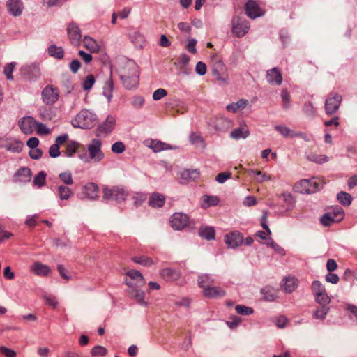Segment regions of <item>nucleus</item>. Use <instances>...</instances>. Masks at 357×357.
Returning <instances> with one entry per match:
<instances>
[{
  "label": "nucleus",
  "mask_w": 357,
  "mask_h": 357,
  "mask_svg": "<svg viewBox=\"0 0 357 357\" xmlns=\"http://www.w3.org/2000/svg\"><path fill=\"white\" fill-rule=\"evenodd\" d=\"M117 70L120 79L126 89H132L137 86L139 70V66L133 60H122Z\"/></svg>",
  "instance_id": "1"
},
{
  "label": "nucleus",
  "mask_w": 357,
  "mask_h": 357,
  "mask_svg": "<svg viewBox=\"0 0 357 357\" xmlns=\"http://www.w3.org/2000/svg\"><path fill=\"white\" fill-rule=\"evenodd\" d=\"M96 121V116L87 109H82L72 120L71 123L74 128L88 129L92 128Z\"/></svg>",
  "instance_id": "2"
},
{
  "label": "nucleus",
  "mask_w": 357,
  "mask_h": 357,
  "mask_svg": "<svg viewBox=\"0 0 357 357\" xmlns=\"http://www.w3.org/2000/svg\"><path fill=\"white\" fill-rule=\"evenodd\" d=\"M324 184L319 178L303 179L295 183L294 190L299 193H314L320 190Z\"/></svg>",
  "instance_id": "3"
},
{
  "label": "nucleus",
  "mask_w": 357,
  "mask_h": 357,
  "mask_svg": "<svg viewBox=\"0 0 357 357\" xmlns=\"http://www.w3.org/2000/svg\"><path fill=\"white\" fill-rule=\"evenodd\" d=\"M128 195V191L122 185L106 186L103 188V198L105 199L114 200L120 203L125 201Z\"/></svg>",
  "instance_id": "4"
},
{
  "label": "nucleus",
  "mask_w": 357,
  "mask_h": 357,
  "mask_svg": "<svg viewBox=\"0 0 357 357\" xmlns=\"http://www.w3.org/2000/svg\"><path fill=\"white\" fill-rule=\"evenodd\" d=\"M102 144V143L101 140L98 139H93L87 146L89 159L86 157L84 158L81 155H79V158L87 162L89 161H93L94 162H100L105 157V154L101 150Z\"/></svg>",
  "instance_id": "5"
},
{
  "label": "nucleus",
  "mask_w": 357,
  "mask_h": 357,
  "mask_svg": "<svg viewBox=\"0 0 357 357\" xmlns=\"http://www.w3.org/2000/svg\"><path fill=\"white\" fill-rule=\"evenodd\" d=\"M342 102V96L331 92L329 93L325 102V111L328 115H332L337 112Z\"/></svg>",
  "instance_id": "6"
},
{
  "label": "nucleus",
  "mask_w": 357,
  "mask_h": 357,
  "mask_svg": "<svg viewBox=\"0 0 357 357\" xmlns=\"http://www.w3.org/2000/svg\"><path fill=\"white\" fill-rule=\"evenodd\" d=\"M250 29L249 22L240 17H234L232 20V32L237 37H243Z\"/></svg>",
  "instance_id": "7"
},
{
  "label": "nucleus",
  "mask_w": 357,
  "mask_h": 357,
  "mask_svg": "<svg viewBox=\"0 0 357 357\" xmlns=\"http://www.w3.org/2000/svg\"><path fill=\"white\" fill-rule=\"evenodd\" d=\"M126 275L128 278L126 279V283L129 287H142L145 284L142 275L138 271H129Z\"/></svg>",
  "instance_id": "8"
},
{
  "label": "nucleus",
  "mask_w": 357,
  "mask_h": 357,
  "mask_svg": "<svg viewBox=\"0 0 357 357\" xmlns=\"http://www.w3.org/2000/svg\"><path fill=\"white\" fill-rule=\"evenodd\" d=\"M59 96V89L52 85L46 86L42 91L43 102L47 105H52L58 100Z\"/></svg>",
  "instance_id": "9"
},
{
  "label": "nucleus",
  "mask_w": 357,
  "mask_h": 357,
  "mask_svg": "<svg viewBox=\"0 0 357 357\" xmlns=\"http://www.w3.org/2000/svg\"><path fill=\"white\" fill-rule=\"evenodd\" d=\"M189 222L188 216L182 213H176L172 217L170 220V224L172 227L175 230H181L184 229Z\"/></svg>",
  "instance_id": "10"
},
{
  "label": "nucleus",
  "mask_w": 357,
  "mask_h": 357,
  "mask_svg": "<svg viewBox=\"0 0 357 357\" xmlns=\"http://www.w3.org/2000/svg\"><path fill=\"white\" fill-rule=\"evenodd\" d=\"M37 121L31 116L21 118L19 120L18 126L24 134L30 135L35 129Z\"/></svg>",
  "instance_id": "11"
},
{
  "label": "nucleus",
  "mask_w": 357,
  "mask_h": 357,
  "mask_svg": "<svg viewBox=\"0 0 357 357\" xmlns=\"http://www.w3.org/2000/svg\"><path fill=\"white\" fill-rule=\"evenodd\" d=\"M67 32L70 43L74 45H78L82 37L80 29L78 26L74 23H70L67 27Z\"/></svg>",
  "instance_id": "12"
},
{
  "label": "nucleus",
  "mask_w": 357,
  "mask_h": 357,
  "mask_svg": "<svg viewBox=\"0 0 357 357\" xmlns=\"http://www.w3.org/2000/svg\"><path fill=\"white\" fill-rule=\"evenodd\" d=\"M32 173L28 167L20 168L13 176V182L15 183H28L31 179Z\"/></svg>",
  "instance_id": "13"
},
{
  "label": "nucleus",
  "mask_w": 357,
  "mask_h": 357,
  "mask_svg": "<svg viewBox=\"0 0 357 357\" xmlns=\"http://www.w3.org/2000/svg\"><path fill=\"white\" fill-rule=\"evenodd\" d=\"M225 243L231 248L241 245L243 243V236L240 232L235 231L225 236Z\"/></svg>",
  "instance_id": "14"
},
{
  "label": "nucleus",
  "mask_w": 357,
  "mask_h": 357,
  "mask_svg": "<svg viewBox=\"0 0 357 357\" xmlns=\"http://www.w3.org/2000/svg\"><path fill=\"white\" fill-rule=\"evenodd\" d=\"M199 172L197 169H184L180 174V182L187 183L195 181L199 177Z\"/></svg>",
  "instance_id": "15"
},
{
  "label": "nucleus",
  "mask_w": 357,
  "mask_h": 357,
  "mask_svg": "<svg viewBox=\"0 0 357 357\" xmlns=\"http://www.w3.org/2000/svg\"><path fill=\"white\" fill-rule=\"evenodd\" d=\"M203 294L208 298H218L224 297L226 295V291L221 287L211 286L205 288Z\"/></svg>",
  "instance_id": "16"
},
{
  "label": "nucleus",
  "mask_w": 357,
  "mask_h": 357,
  "mask_svg": "<svg viewBox=\"0 0 357 357\" xmlns=\"http://www.w3.org/2000/svg\"><path fill=\"white\" fill-rule=\"evenodd\" d=\"M6 6L13 16H20L22 13L23 3L21 0H8Z\"/></svg>",
  "instance_id": "17"
},
{
  "label": "nucleus",
  "mask_w": 357,
  "mask_h": 357,
  "mask_svg": "<svg viewBox=\"0 0 357 357\" xmlns=\"http://www.w3.org/2000/svg\"><path fill=\"white\" fill-rule=\"evenodd\" d=\"M266 79L270 84H276L280 85L282 82V73L278 68H273L268 70L266 73Z\"/></svg>",
  "instance_id": "18"
},
{
  "label": "nucleus",
  "mask_w": 357,
  "mask_h": 357,
  "mask_svg": "<svg viewBox=\"0 0 357 357\" xmlns=\"http://www.w3.org/2000/svg\"><path fill=\"white\" fill-rule=\"evenodd\" d=\"M245 9L246 15L252 19H255L261 15L260 9L254 1H248L245 4Z\"/></svg>",
  "instance_id": "19"
},
{
  "label": "nucleus",
  "mask_w": 357,
  "mask_h": 357,
  "mask_svg": "<svg viewBox=\"0 0 357 357\" xmlns=\"http://www.w3.org/2000/svg\"><path fill=\"white\" fill-rule=\"evenodd\" d=\"M298 286V280L291 276L286 277L281 283V287L287 293L293 292Z\"/></svg>",
  "instance_id": "20"
},
{
  "label": "nucleus",
  "mask_w": 357,
  "mask_h": 357,
  "mask_svg": "<svg viewBox=\"0 0 357 357\" xmlns=\"http://www.w3.org/2000/svg\"><path fill=\"white\" fill-rule=\"evenodd\" d=\"M248 127L246 124H241L237 128L233 130L230 133V137L234 139H239L241 138L245 139L249 135Z\"/></svg>",
  "instance_id": "21"
},
{
  "label": "nucleus",
  "mask_w": 357,
  "mask_h": 357,
  "mask_svg": "<svg viewBox=\"0 0 357 357\" xmlns=\"http://www.w3.org/2000/svg\"><path fill=\"white\" fill-rule=\"evenodd\" d=\"M116 119L112 116H107L106 120L99 126L98 131L100 133L108 134L112 131L114 128Z\"/></svg>",
  "instance_id": "22"
},
{
  "label": "nucleus",
  "mask_w": 357,
  "mask_h": 357,
  "mask_svg": "<svg viewBox=\"0 0 357 357\" xmlns=\"http://www.w3.org/2000/svg\"><path fill=\"white\" fill-rule=\"evenodd\" d=\"M165 202V197L163 195L158 192L153 193L149 199V204L153 208L162 207Z\"/></svg>",
  "instance_id": "23"
},
{
  "label": "nucleus",
  "mask_w": 357,
  "mask_h": 357,
  "mask_svg": "<svg viewBox=\"0 0 357 357\" xmlns=\"http://www.w3.org/2000/svg\"><path fill=\"white\" fill-rule=\"evenodd\" d=\"M215 128L219 131L227 130L231 126V121L223 116H218L213 121Z\"/></svg>",
  "instance_id": "24"
},
{
  "label": "nucleus",
  "mask_w": 357,
  "mask_h": 357,
  "mask_svg": "<svg viewBox=\"0 0 357 357\" xmlns=\"http://www.w3.org/2000/svg\"><path fill=\"white\" fill-rule=\"evenodd\" d=\"M146 145H147V146H149V148L153 149V151L155 153L173 149V147L171 145L166 144L165 142H162L161 141H159V140L152 139V140H151L149 144L147 143Z\"/></svg>",
  "instance_id": "25"
},
{
  "label": "nucleus",
  "mask_w": 357,
  "mask_h": 357,
  "mask_svg": "<svg viewBox=\"0 0 357 357\" xmlns=\"http://www.w3.org/2000/svg\"><path fill=\"white\" fill-rule=\"evenodd\" d=\"M84 193L90 199H95L98 197V187L94 183H89L84 186Z\"/></svg>",
  "instance_id": "26"
},
{
  "label": "nucleus",
  "mask_w": 357,
  "mask_h": 357,
  "mask_svg": "<svg viewBox=\"0 0 357 357\" xmlns=\"http://www.w3.org/2000/svg\"><path fill=\"white\" fill-rule=\"evenodd\" d=\"M31 270L40 276H46L50 272V268L47 266L40 262H35L31 266Z\"/></svg>",
  "instance_id": "27"
},
{
  "label": "nucleus",
  "mask_w": 357,
  "mask_h": 357,
  "mask_svg": "<svg viewBox=\"0 0 357 357\" xmlns=\"http://www.w3.org/2000/svg\"><path fill=\"white\" fill-rule=\"evenodd\" d=\"M160 275L167 281H174L178 279L179 273L176 270L167 268L161 270Z\"/></svg>",
  "instance_id": "28"
},
{
  "label": "nucleus",
  "mask_w": 357,
  "mask_h": 357,
  "mask_svg": "<svg viewBox=\"0 0 357 357\" xmlns=\"http://www.w3.org/2000/svg\"><path fill=\"white\" fill-rule=\"evenodd\" d=\"M56 194L61 199L68 200L73 195V192L68 186L60 185L57 187Z\"/></svg>",
  "instance_id": "29"
},
{
  "label": "nucleus",
  "mask_w": 357,
  "mask_h": 357,
  "mask_svg": "<svg viewBox=\"0 0 357 357\" xmlns=\"http://www.w3.org/2000/svg\"><path fill=\"white\" fill-rule=\"evenodd\" d=\"M84 47L91 53L98 52L100 46L98 43L89 36H85L83 40Z\"/></svg>",
  "instance_id": "30"
},
{
  "label": "nucleus",
  "mask_w": 357,
  "mask_h": 357,
  "mask_svg": "<svg viewBox=\"0 0 357 357\" xmlns=\"http://www.w3.org/2000/svg\"><path fill=\"white\" fill-rule=\"evenodd\" d=\"M248 105V100L246 99H241L236 102H233L227 106V110L233 113H236L238 110H242Z\"/></svg>",
  "instance_id": "31"
},
{
  "label": "nucleus",
  "mask_w": 357,
  "mask_h": 357,
  "mask_svg": "<svg viewBox=\"0 0 357 357\" xmlns=\"http://www.w3.org/2000/svg\"><path fill=\"white\" fill-rule=\"evenodd\" d=\"M197 281L199 287L203 289V291L205 290V288L210 287L215 283L214 280L207 274L199 276Z\"/></svg>",
  "instance_id": "32"
},
{
  "label": "nucleus",
  "mask_w": 357,
  "mask_h": 357,
  "mask_svg": "<svg viewBox=\"0 0 357 357\" xmlns=\"http://www.w3.org/2000/svg\"><path fill=\"white\" fill-rule=\"evenodd\" d=\"M130 289L128 290V294L135 298L137 301L141 304L144 305V291L138 289L139 287H130Z\"/></svg>",
  "instance_id": "33"
},
{
  "label": "nucleus",
  "mask_w": 357,
  "mask_h": 357,
  "mask_svg": "<svg viewBox=\"0 0 357 357\" xmlns=\"http://www.w3.org/2000/svg\"><path fill=\"white\" fill-rule=\"evenodd\" d=\"M337 199L343 206H349L351 205L353 199L350 194L341 191L337 195Z\"/></svg>",
  "instance_id": "34"
},
{
  "label": "nucleus",
  "mask_w": 357,
  "mask_h": 357,
  "mask_svg": "<svg viewBox=\"0 0 357 357\" xmlns=\"http://www.w3.org/2000/svg\"><path fill=\"white\" fill-rule=\"evenodd\" d=\"M48 54L56 59H61L63 57L64 52L61 47L52 45L48 47Z\"/></svg>",
  "instance_id": "35"
},
{
  "label": "nucleus",
  "mask_w": 357,
  "mask_h": 357,
  "mask_svg": "<svg viewBox=\"0 0 357 357\" xmlns=\"http://www.w3.org/2000/svg\"><path fill=\"white\" fill-rule=\"evenodd\" d=\"M114 89V82L112 77L105 82L103 87V94L109 102L112 98V92Z\"/></svg>",
  "instance_id": "36"
},
{
  "label": "nucleus",
  "mask_w": 357,
  "mask_h": 357,
  "mask_svg": "<svg viewBox=\"0 0 357 357\" xmlns=\"http://www.w3.org/2000/svg\"><path fill=\"white\" fill-rule=\"evenodd\" d=\"M132 260L137 264H139L145 266H150L154 264L152 259L144 255L134 257L132 258Z\"/></svg>",
  "instance_id": "37"
},
{
  "label": "nucleus",
  "mask_w": 357,
  "mask_h": 357,
  "mask_svg": "<svg viewBox=\"0 0 357 357\" xmlns=\"http://www.w3.org/2000/svg\"><path fill=\"white\" fill-rule=\"evenodd\" d=\"M199 234L200 236L207 240H211L215 238V230L210 227H206L199 229Z\"/></svg>",
  "instance_id": "38"
},
{
  "label": "nucleus",
  "mask_w": 357,
  "mask_h": 357,
  "mask_svg": "<svg viewBox=\"0 0 357 357\" xmlns=\"http://www.w3.org/2000/svg\"><path fill=\"white\" fill-rule=\"evenodd\" d=\"M328 311L329 307L328 306L321 305V307L313 312L312 317L314 319H324Z\"/></svg>",
  "instance_id": "39"
},
{
  "label": "nucleus",
  "mask_w": 357,
  "mask_h": 357,
  "mask_svg": "<svg viewBox=\"0 0 357 357\" xmlns=\"http://www.w3.org/2000/svg\"><path fill=\"white\" fill-rule=\"evenodd\" d=\"M79 144L75 141L69 142L66 147L64 153L68 157H72L77 151Z\"/></svg>",
  "instance_id": "40"
},
{
  "label": "nucleus",
  "mask_w": 357,
  "mask_h": 357,
  "mask_svg": "<svg viewBox=\"0 0 357 357\" xmlns=\"http://www.w3.org/2000/svg\"><path fill=\"white\" fill-rule=\"evenodd\" d=\"M275 129L284 137H293L296 136L294 132L287 126L277 125Z\"/></svg>",
  "instance_id": "41"
},
{
  "label": "nucleus",
  "mask_w": 357,
  "mask_h": 357,
  "mask_svg": "<svg viewBox=\"0 0 357 357\" xmlns=\"http://www.w3.org/2000/svg\"><path fill=\"white\" fill-rule=\"evenodd\" d=\"M261 294L264 298L268 301H273L276 298L275 290L270 287H266L262 289Z\"/></svg>",
  "instance_id": "42"
},
{
  "label": "nucleus",
  "mask_w": 357,
  "mask_h": 357,
  "mask_svg": "<svg viewBox=\"0 0 357 357\" xmlns=\"http://www.w3.org/2000/svg\"><path fill=\"white\" fill-rule=\"evenodd\" d=\"M219 202V199L215 196L205 195L203 197L202 207L206 208L211 206H216Z\"/></svg>",
  "instance_id": "43"
},
{
  "label": "nucleus",
  "mask_w": 357,
  "mask_h": 357,
  "mask_svg": "<svg viewBox=\"0 0 357 357\" xmlns=\"http://www.w3.org/2000/svg\"><path fill=\"white\" fill-rule=\"evenodd\" d=\"M315 301L321 305L328 306L331 303V298L328 296L326 291L314 296Z\"/></svg>",
  "instance_id": "44"
},
{
  "label": "nucleus",
  "mask_w": 357,
  "mask_h": 357,
  "mask_svg": "<svg viewBox=\"0 0 357 357\" xmlns=\"http://www.w3.org/2000/svg\"><path fill=\"white\" fill-rule=\"evenodd\" d=\"M46 180V174L41 171L33 178V184L38 188H41L45 185Z\"/></svg>",
  "instance_id": "45"
},
{
  "label": "nucleus",
  "mask_w": 357,
  "mask_h": 357,
  "mask_svg": "<svg viewBox=\"0 0 357 357\" xmlns=\"http://www.w3.org/2000/svg\"><path fill=\"white\" fill-rule=\"evenodd\" d=\"M107 354V349L100 345L95 346L91 351L93 357L104 356Z\"/></svg>",
  "instance_id": "46"
},
{
  "label": "nucleus",
  "mask_w": 357,
  "mask_h": 357,
  "mask_svg": "<svg viewBox=\"0 0 357 357\" xmlns=\"http://www.w3.org/2000/svg\"><path fill=\"white\" fill-rule=\"evenodd\" d=\"M312 291L314 296L326 291L324 286L318 280L312 283Z\"/></svg>",
  "instance_id": "47"
},
{
  "label": "nucleus",
  "mask_w": 357,
  "mask_h": 357,
  "mask_svg": "<svg viewBox=\"0 0 357 357\" xmlns=\"http://www.w3.org/2000/svg\"><path fill=\"white\" fill-rule=\"evenodd\" d=\"M320 222L325 227H329L333 223L338 222L337 221L335 220V219L333 217V215L329 213L324 214L321 218Z\"/></svg>",
  "instance_id": "48"
},
{
  "label": "nucleus",
  "mask_w": 357,
  "mask_h": 357,
  "mask_svg": "<svg viewBox=\"0 0 357 357\" xmlns=\"http://www.w3.org/2000/svg\"><path fill=\"white\" fill-rule=\"evenodd\" d=\"M250 174H256V181L258 182H264V181L271 180V176L266 173H263L259 170H249Z\"/></svg>",
  "instance_id": "49"
},
{
  "label": "nucleus",
  "mask_w": 357,
  "mask_h": 357,
  "mask_svg": "<svg viewBox=\"0 0 357 357\" xmlns=\"http://www.w3.org/2000/svg\"><path fill=\"white\" fill-rule=\"evenodd\" d=\"M95 81H96L95 77L93 75H91V74L88 75L86 77L85 79L83 81V83H82L83 89L85 91H89L93 86Z\"/></svg>",
  "instance_id": "50"
},
{
  "label": "nucleus",
  "mask_w": 357,
  "mask_h": 357,
  "mask_svg": "<svg viewBox=\"0 0 357 357\" xmlns=\"http://www.w3.org/2000/svg\"><path fill=\"white\" fill-rule=\"evenodd\" d=\"M59 178L66 185H72L73 183L72 174L70 172L60 173Z\"/></svg>",
  "instance_id": "51"
},
{
  "label": "nucleus",
  "mask_w": 357,
  "mask_h": 357,
  "mask_svg": "<svg viewBox=\"0 0 357 357\" xmlns=\"http://www.w3.org/2000/svg\"><path fill=\"white\" fill-rule=\"evenodd\" d=\"M307 159L310 161L321 164L323 162H327L328 158L325 155H317V154H311L307 156Z\"/></svg>",
  "instance_id": "52"
},
{
  "label": "nucleus",
  "mask_w": 357,
  "mask_h": 357,
  "mask_svg": "<svg viewBox=\"0 0 357 357\" xmlns=\"http://www.w3.org/2000/svg\"><path fill=\"white\" fill-rule=\"evenodd\" d=\"M329 213H331L338 222L344 218V215L343 209L338 206L334 208L331 212H329Z\"/></svg>",
  "instance_id": "53"
},
{
  "label": "nucleus",
  "mask_w": 357,
  "mask_h": 357,
  "mask_svg": "<svg viewBox=\"0 0 357 357\" xmlns=\"http://www.w3.org/2000/svg\"><path fill=\"white\" fill-rule=\"evenodd\" d=\"M35 129L39 135H47L51 133V130L42 123L37 122Z\"/></svg>",
  "instance_id": "54"
},
{
  "label": "nucleus",
  "mask_w": 357,
  "mask_h": 357,
  "mask_svg": "<svg viewBox=\"0 0 357 357\" xmlns=\"http://www.w3.org/2000/svg\"><path fill=\"white\" fill-rule=\"evenodd\" d=\"M235 309L237 313L243 315H250L254 312L252 308L242 305H237Z\"/></svg>",
  "instance_id": "55"
},
{
  "label": "nucleus",
  "mask_w": 357,
  "mask_h": 357,
  "mask_svg": "<svg viewBox=\"0 0 357 357\" xmlns=\"http://www.w3.org/2000/svg\"><path fill=\"white\" fill-rule=\"evenodd\" d=\"M189 139L192 144H201L203 148L205 147L202 137L197 133L192 132L189 137Z\"/></svg>",
  "instance_id": "56"
},
{
  "label": "nucleus",
  "mask_w": 357,
  "mask_h": 357,
  "mask_svg": "<svg viewBox=\"0 0 357 357\" xmlns=\"http://www.w3.org/2000/svg\"><path fill=\"white\" fill-rule=\"evenodd\" d=\"M112 151L114 153H122L126 150V146L122 142H116L112 145Z\"/></svg>",
  "instance_id": "57"
},
{
  "label": "nucleus",
  "mask_w": 357,
  "mask_h": 357,
  "mask_svg": "<svg viewBox=\"0 0 357 357\" xmlns=\"http://www.w3.org/2000/svg\"><path fill=\"white\" fill-rule=\"evenodd\" d=\"M281 97L282 100V105L284 109H287L289 107L290 103V96L287 89H283L281 93Z\"/></svg>",
  "instance_id": "58"
},
{
  "label": "nucleus",
  "mask_w": 357,
  "mask_h": 357,
  "mask_svg": "<svg viewBox=\"0 0 357 357\" xmlns=\"http://www.w3.org/2000/svg\"><path fill=\"white\" fill-rule=\"evenodd\" d=\"M22 144L20 142L10 143L7 146V150L13 153H19L22 151Z\"/></svg>",
  "instance_id": "59"
},
{
  "label": "nucleus",
  "mask_w": 357,
  "mask_h": 357,
  "mask_svg": "<svg viewBox=\"0 0 357 357\" xmlns=\"http://www.w3.org/2000/svg\"><path fill=\"white\" fill-rule=\"evenodd\" d=\"M221 71H227L225 65L220 60L213 63L212 66L213 73H218Z\"/></svg>",
  "instance_id": "60"
},
{
  "label": "nucleus",
  "mask_w": 357,
  "mask_h": 357,
  "mask_svg": "<svg viewBox=\"0 0 357 357\" xmlns=\"http://www.w3.org/2000/svg\"><path fill=\"white\" fill-rule=\"evenodd\" d=\"M15 68V63H10L6 65L4 67V74L6 75L8 79H13V77L12 73Z\"/></svg>",
  "instance_id": "61"
},
{
  "label": "nucleus",
  "mask_w": 357,
  "mask_h": 357,
  "mask_svg": "<svg viewBox=\"0 0 357 357\" xmlns=\"http://www.w3.org/2000/svg\"><path fill=\"white\" fill-rule=\"evenodd\" d=\"M0 353L6 357H16V352L5 346L0 347Z\"/></svg>",
  "instance_id": "62"
},
{
  "label": "nucleus",
  "mask_w": 357,
  "mask_h": 357,
  "mask_svg": "<svg viewBox=\"0 0 357 357\" xmlns=\"http://www.w3.org/2000/svg\"><path fill=\"white\" fill-rule=\"evenodd\" d=\"M231 176V173L229 172H221L216 176V181L220 183H225Z\"/></svg>",
  "instance_id": "63"
},
{
  "label": "nucleus",
  "mask_w": 357,
  "mask_h": 357,
  "mask_svg": "<svg viewBox=\"0 0 357 357\" xmlns=\"http://www.w3.org/2000/svg\"><path fill=\"white\" fill-rule=\"evenodd\" d=\"M167 95V92L164 89H158L153 92V98L155 100H158L166 96Z\"/></svg>",
  "instance_id": "64"
}]
</instances>
